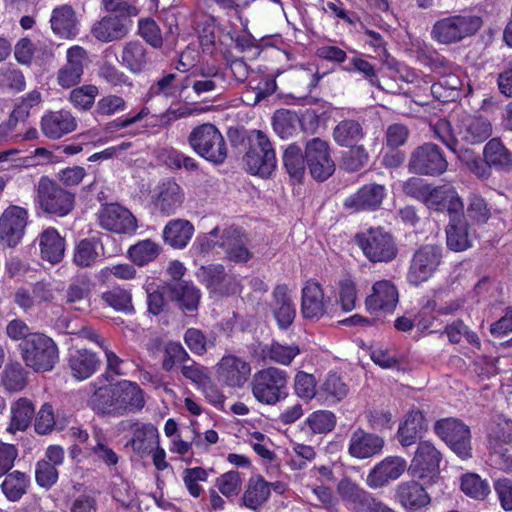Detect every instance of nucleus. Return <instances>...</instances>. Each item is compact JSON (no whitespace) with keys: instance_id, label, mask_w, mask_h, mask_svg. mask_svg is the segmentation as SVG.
<instances>
[{"instance_id":"obj_1","label":"nucleus","mask_w":512,"mask_h":512,"mask_svg":"<svg viewBox=\"0 0 512 512\" xmlns=\"http://www.w3.org/2000/svg\"><path fill=\"white\" fill-rule=\"evenodd\" d=\"M189 147L201 158L215 166L225 163L228 157L226 140L212 123H203L194 127L187 137Z\"/></svg>"},{"instance_id":"obj_2","label":"nucleus","mask_w":512,"mask_h":512,"mask_svg":"<svg viewBox=\"0 0 512 512\" xmlns=\"http://www.w3.org/2000/svg\"><path fill=\"white\" fill-rule=\"evenodd\" d=\"M289 375L277 367H267L257 371L251 381L254 398L264 405H276L288 396Z\"/></svg>"},{"instance_id":"obj_3","label":"nucleus","mask_w":512,"mask_h":512,"mask_svg":"<svg viewBox=\"0 0 512 512\" xmlns=\"http://www.w3.org/2000/svg\"><path fill=\"white\" fill-rule=\"evenodd\" d=\"M19 351L25 365L35 372L51 371L59 361V351L54 340L39 332L21 342Z\"/></svg>"},{"instance_id":"obj_4","label":"nucleus","mask_w":512,"mask_h":512,"mask_svg":"<svg viewBox=\"0 0 512 512\" xmlns=\"http://www.w3.org/2000/svg\"><path fill=\"white\" fill-rule=\"evenodd\" d=\"M35 203L36 207L45 215L65 217L75 207V194L62 187L58 182L43 176L37 185Z\"/></svg>"},{"instance_id":"obj_5","label":"nucleus","mask_w":512,"mask_h":512,"mask_svg":"<svg viewBox=\"0 0 512 512\" xmlns=\"http://www.w3.org/2000/svg\"><path fill=\"white\" fill-rule=\"evenodd\" d=\"M243 160L247 171L253 175L268 177L276 169L275 150L272 142L263 131H252L249 137V148Z\"/></svg>"},{"instance_id":"obj_6","label":"nucleus","mask_w":512,"mask_h":512,"mask_svg":"<svg viewBox=\"0 0 512 512\" xmlns=\"http://www.w3.org/2000/svg\"><path fill=\"white\" fill-rule=\"evenodd\" d=\"M355 242L364 256L373 263H388L398 254V247L393 235L383 228H370L358 233Z\"/></svg>"},{"instance_id":"obj_7","label":"nucleus","mask_w":512,"mask_h":512,"mask_svg":"<svg viewBox=\"0 0 512 512\" xmlns=\"http://www.w3.org/2000/svg\"><path fill=\"white\" fill-rule=\"evenodd\" d=\"M434 431L461 459L472 457L471 431L461 420L440 419L435 422Z\"/></svg>"},{"instance_id":"obj_8","label":"nucleus","mask_w":512,"mask_h":512,"mask_svg":"<svg viewBox=\"0 0 512 512\" xmlns=\"http://www.w3.org/2000/svg\"><path fill=\"white\" fill-rule=\"evenodd\" d=\"M442 252V247L438 245L420 246L410 260L407 281L417 287L430 279L441 264Z\"/></svg>"},{"instance_id":"obj_9","label":"nucleus","mask_w":512,"mask_h":512,"mask_svg":"<svg viewBox=\"0 0 512 512\" xmlns=\"http://www.w3.org/2000/svg\"><path fill=\"white\" fill-rule=\"evenodd\" d=\"M408 167L417 175L439 176L447 170L448 161L438 145L424 143L413 150Z\"/></svg>"},{"instance_id":"obj_10","label":"nucleus","mask_w":512,"mask_h":512,"mask_svg":"<svg viewBox=\"0 0 512 512\" xmlns=\"http://www.w3.org/2000/svg\"><path fill=\"white\" fill-rule=\"evenodd\" d=\"M104 8L109 12H119V15H108L95 23L91 32H122L132 26L131 17L137 16L138 9L129 4L128 0H102Z\"/></svg>"},{"instance_id":"obj_11","label":"nucleus","mask_w":512,"mask_h":512,"mask_svg":"<svg viewBox=\"0 0 512 512\" xmlns=\"http://www.w3.org/2000/svg\"><path fill=\"white\" fill-rule=\"evenodd\" d=\"M305 159L311 176L319 182L327 180L335 171L329 145L320 138L307 141Z\"/></svg>"},{"instance_id":"obj_12","label":"nucleus","mask_w":512,"mask_h":512,"mask_svg":"<svg viewBox=\"0 0 512 512\" xmlns=\"http://www.w3.org/2000/svg\"><path fill=\"white\" fill-rule=\"evenodd\" d=\"M441 452L430 441H419L410 469L414 476L428 482H434L439 476Z\"/></svg>"},{"instance_id":"obj_13","label":"nucleus","mask_w":512,"mask_h":512,"mask_svg":"<svg viewBox=\"0 0 512 512\" xmlns=\"http://www.w3.org/2000/svg\"><path fill=\"white\" fill-rule=\"evenodd\" d=\"M28 222V211L17 205L8 206L0 216V243L14 248L22 240Z\"/></svg>"},{"instance_id":"obj_14","label":"nucleus","mask_w":512,"mask_h":512,"mask_svg":"<svg viewBox=\"0 0 512 512\" xmlns=\"http://www.w3.org/2000/svg\"><path fill=\"white\" fill-rule=\"evenodd\" d=\"M101 228L117 234H132L137 229V221L133 214L117 203L103 205L97 212Z\"/></svg>"},{"instance_id":"obj_15","label":"nucleus","mask_w":512,"mask_h":512,"mask_svg":"<svg viewBox=\"0 0 512 512\" xmlns=\"http://www.w3.org/2000/svg\"><path fill=\"white\" fill-rule=\"evenodd\" d=\"M248 238L244 231L236 226H229L222 230L218 247H220L226 259L234 263H246L253 253L248 249Z\"/></svg>"},{"instance_id":"obj_16","label":"nucleus","mask_w":512,"mask_h":512,"mask_svg":"<svg viewBox=\"0 0 512 512\" xmlns=\"http://www.w3.org/2000/svg\"><path fill=\"white\" fill-rule=\"evenodd\" d=\"M251 373L250 364L235 355H225L216 365L218 381L230 388H241Z\"/></svg>"},{"instance_id":"obj_17","label":"nucleus","mask_w":512,"mask_h":512,"mask_svg":"<svg viewBox=\"0 0 512 512\" xmlns=\"http://www.w3.org/2000/svg\"><path fill=\"white\" fill-rule=\"evenodd\" d=\"M331 299L324 297L320 283L308 280L302 288L301 313L306 319H320L332 310Z\"/></svg>"},{"instance_id":"obj_18","label":"nucleus","mask_w":512,"mask_h":512,"mask_svg":"<svg viewBox=\"0 0 512 512\" xmlns=\"http://www.w3.org/2000/svg\"><path fill=\"white\" fill-rule=\"evenodd\" d=\"M384 445L383 437L358 427L352 431L349 437L347 451L352 458L365 460L381 454Z\"/></svg>"},{"instance_id":"obj_19","label":"nucleus","mask_w":512,"mask_h":512,"mask_svg":"<svg viewBox=\"0 0 512 512\" xmlns=\"http://www.w3.org/2000/svg\"><path fill=\"white\" fill-rule=\"evenodd\" d=\"M407 468V462L400 456H388L377 463L368 473L366 484L371 489L389 485L402 476Z\"/></svg>"},{"instance_id":"obj_20","label":"nucleus","mask_w":512,"mask_h":512,"mask_svg":"<svg viewBox=\"0 0 512 512\" xmlns=\"http://www.w3.org/2000/svg\"><path fill=\"white\" fill-rule=\"evenodd\" d=\"M197 276L211 293L223 296L237 291L236 279L226 273L222 264L201 266Z\"/></svg>"},{"instance_id":"obj_21","label":"nucleus","mask_w":512,"mask_h":512,"mask_svg":"<svg viewBox=\"0 0 512 512\" xmlns=\"http://www.w3.org/2000/svg\"><path fill=\"white\" fill-rule=\"evenodd\" d=\"M386 196V188L383 185L370 183L363 185L354 194L348 196L343 206L354 212L375 211L380 208Z\"/></svg>"},{"instance_id":"obj_22","label":"nucleus","mask_w":512,"mask_h":512,"mask_svg":"<svg viewBox=\"0 0 512 512\" xmlns=\"http://www.w3.org/2000/svg\"><path fill=\"white\" fill-rule=\"evenodd\" d=\"M398 303V291L391 281H377L372 286V293L365 299L366 310L370 314L391 313Z\"/></svg>"},{"instance_id":"obj_23","label":"nucleus","mask_w":512,"mask_h":512,"mask_svg":"<svg viewBox=\"0 0 512 512\" xmlns=\"http://www.w3.org/2000/svg\"><path fill=\"white\" fill-rule=\"evenodd\" d=\"M492 135L490 120L482 115H467L458 125L460 142L466 145H477L485 142Z\"/></svg>"},{"instance_id":"obj_24","label":"nucleus","mask_w":512,"mask_h":512,"mask_svg":"<svg viewBox=\"0 0 512 512\" xmlns=\"http://www.w3.org/2000/svg\"><path fill=\"white\" fill-rule=\"evenodd\" d=\"M429 209L438 212L447 211L449 216L453 213H462L464 204L453 187L446 185L429 188L423 202Z\"/></svg>"},{"instance_id":"obj_25","label":"nucleus","mask_w":512,"mask_h":512,"mask_svg":"<svg viewBox=\"0 0 512 512\" xmlns=\"http://www.w3.org/2000/svg\"><path fill=\"white\" fill-rule=\"evenodd\" d=\"M86 57V50L78 45L67 50V63L57 73V82L62 88H71L80 83Z\"/></svg>"},{"instance_id":"obj_26","label":"nucleus","mask_w":512,"mask_h":512,"mask_svg":"<svg viewBox=\"0 0 512 512\" xmlns=\"http://www.w3.org/2000/svg\"><path fill=\"white\" fill-rule=\"evenodd\" d=\"M394 498L408 512H420L431 501L424 487L414 480L397 485Z\"/></svg>"},{"instance_id":"obj_27","label":"nucleus","mask_w":512,"mask_h":512,"mask_svg":"<svg viewBox=\"0 0 512 512\" xmlns=\"http://www.w3.org/2000/svg\"><path fill=\"white\" fill-rule=\"evenodd\" d=\"M115 415L126 411H136L144 407L145 401L140 387L131 381H122L113 385Z\"/></svg>"},{"instance_id":"obj_28","label":"nucleus","mask_w":512,"mask_h":512,"mask_svg":"<svg viewBox=\"0 0 512 512\" xmlns=\"http://www.w3.org/2000/svg\"><path fill=\"white\" fill-rule=\"evenodd\" d=\"M127 429L131 431L132 437L126 446H131L133 451L139 455L153 452L155 445L159 442V433L153 424L129 422Z\"/></svg>"},{"instance_id":"obj_29","label":"nucleus","mask_w":512,"mask_h":512,"mask_svg":"<svg viewBox=\"0 0 512 512\" xmlns=\"http://www.w3.org/2000/svg\"><path fill=\"white\" fill-rule=\"evenodd\" d=\"M337 493L352 512H367L375 497L349 478L337 484Z\"/></svg>"},{"instance_id":"obj_30","label":"nucleus","mask_w":512,"mask_h":512,"mask_svg":"<svg viewBox=\"0 0 512 512\" xmlns=\"http://www.w3.org/2000/svg\"><path fill=\"white\" fill-rule=\"evenodd\" d=\"M76 127L75 117L67 110L50 111L41 118V130L49 139H59L73 132Z\"/></svg>"},{"instance_id":"obj_31","label":"nucleus","mask_w":512,"mask_h":512,"mask_svg":"<svg viewBox=\"0 0 512 512\" xmlns=\"http://www.w3.org/2000/svg\"><path fill=\"white\" fill-rule=\"evenodd\" d=\"M471 237L472 233L463 212L451 214L446 227L448 248L455 252L465 251L472 246Z\"/></svg>"},{"instance_id":"obj_32","label":"nucleus","mask_w":512,"mask_h":512,"mask_svg":"<svg viewBox=\"0 0 512 512\" xmlns=\"http://www.w3.org/2000/svg\"><path fill=\"white\" fill-rule=\"evenodd\" d=\"M183 201L184 192L174 180H167L158 185L154 205L163 215L175 214Z\"/></svg>"},{"instance_id":"obj_33","label":"nucleus","mask_w":512,"mask_h":512,"mask_svg":"<svg viewBox=\"0 0 512 512\" xmlns=\"http://www.w3.org/2000/svg\"><path fill=\"white\" fill-rule=\"evenodd\" d=\"M101 360L98 355L88 349H76L70 352L68 367L71 375L77 380L90 378L100 367Z\"/></svg>"},{"instance_id":"obj_34","label":"nucleus","mask_w":512,"mask_h":512,"mask_svg":"<svg viewBox=\"0 0 512 512\" xmlns=\"http://www.w3.org/2000/svg\"><path fill=\"white\" fill-rule=\"evenodd\" d=\"M164 292L176 301L184 312L197 310L201 298L200 290L189 282H170L164 287Z\"/></svg>"},{"instance_id":"obj_35","label":"nucleus","mask_w":512,"mask_h":512,"mask_svg":"<svg viewBox=\"0 0 512 512\" xmlns=\"http://www.w3.org/2000/svg\"><path fill=\"white\" fill-rule=\"evenodd\" d=\"M426 430L427 422L423 412L411 410L399 425L397 440L403 447H409L415 444Z\"/></svg>"},{"instance_id":"obj_36","label":"nucleus","mask_w":512,"mask_h":512,"mask_svg":"<svg viewBox=\"0 0 512 512\" xmlns=\"http://www.w3.org/2000/svg\"><path fill=\"white\" fill-rule=\"evenodd\" d=\"M40 255L51 264L62 261L65 252V239L52 227L44 229L37 238Z\"/></svg>"},{"instance_id":"obj_37","label":"nucleus","mask_w":512,"mask_h":512,"mask_svg":"<svg viewBox=\"0 0 512 512\" xmlns=\"http://www.w3.org/2000/svg\"><path fill=\"white\" fill-rule=\"evenodd\" d=\"M272 310L280 329H287L294 321L296 308L285 285H278L273 291Z\"/></svg>"},{"instance_id":"obj_38","label":"nucleus","mask_w":512,"mask_h":512,"mask_svg":"<svg viewBox=\"0 0 512 512\" xmlns=\"http://www.w3.org/2000/svg\"><path fill=\"white\" fill-rule=\"evenodd\" d=\"M270 497V484L263 476L254 475L249 478L241 498L246 508L258 511Z\"/></svg>"},{"instance_id":"obj_39","label":"nucleus","mask_w":512,"mask_h":512,"mask_svg":"<svg viewBox=\"0 0 512 512\" xmlns=\"http://www.w3.org/2000/svg\"><path fill=\"white\" fill-rule=\"evenodd\" d=\"M35 416V406L31 400L21 397L10 406V421L7 432L15 434L18 431H25Z\"/></svg>"},{"instance_id":"obj_40","label":"nucleus","mask_w":512,"mask_h":512,"mask_svg":"<svg viewBox=\"0 0 512 512\" xmlns=\"http://www.w3.org/2000/svg\"><path fill=\"white\" fill-rule=\"evenodd\" d=\"M194 233V226L185 219H172L163 229L162 237L166 244L175 249L185 248Z\"/></svg>"},{"instance_id":"obj_41","label":"nucleus","mask_w":512,"mask_h":512,"mask_svg":"<svg viewBox=\"0 0 512 512\" xmlns=\"http://www.w3.org/2000/svg\"><path fill=\"white\" fill-rule=\"evenodd\" d=\"M366 133L363 123L356 119H343L334 127L332 136L335 143L341 147L358 144Z\"/></svg>"},{"instance_id":"obj_42","label":"nucleus","mask_w":512,"mask_h":512,"mask_svg":"<svg viewBox=\"0 0 512 512\" xmlns=\"http://www.w3.org/2000/svg\"><path fill=\"white\" fill-rule=\"evenodd\" d=\"M483 26V19L477 15H456L437 21L432 32H477Z\"/></svg>"},{"instance_id":"obj_43","label":"nucleus","mask_w":512,"mask_h":512,"mask_svg":"<svg viewBox=\"0 0 512 512\" xmlns=\"http://www.w3.org/2000/svg\"><path fill=\"white\" fill-rule=\"evenodd\" d=\"M483 157L490 167L496 170H512V154L498 138H492L486 143Z\"/></svg>"},{"instance_id":"obj_44","label":"nucleus","mask_w":512,"mask_h":512,"mask_svg":"<svg viewBox=\"0 0 512 512\" xmlns=\"http://www.w3.org/2000/svg\"><path fill=\"white\" fill-rule=\"evenodd\" d=\"M35 417V431L39 435H47L54 428L63 430L69 423L68 417H61L55 414L50 403H44Z\"/></svg>"},{"instance_id":"obj_45","label":"nucleus","mask_w":512,"mask_h":512,"mask_svg":"<svg viewBox=\"0 0 512 512\" xmlns=\"http://www.w3.org/2000/svg\"><path fill=\"white\" fill-rule=\"evenodd\" d=\"M282 161L290 178L301 182L307 165L301 147L296 143L289 144L283 152Z\"/></svg>"},{"instance_id":"obj_46","label":"nucleus","mask_w":512,"mask_h":512,"mask_svg":"<svg viewBox=\"0 0 512 512\" xmlns=\"http://www.w3.org/2000/svg\"><path fill=\"white\" fill-rule=\"evenodd\" d=\"M487 443L489 451L511 447L512 420L498 418L491 423L487 432Z\"/></svg>"},{"instance_id":"obj_47","label":"nucleus","mask_w":512,"mask_h":512,"mask_svg":"<svg viewBox=\"0 0 512 512\" xmlns=\"http://www.w3.org/2000/svg\"><path fill=\"white\" fill-rule=\"evenodd\" d=\"M30 479L20 471H13L5 474V479L1 484L3 494L9 501H19L27 492Z\"/></svg>"},{"instance_id":"obj_48","label":"nucleus","mask_w":512,"mask_h":512,"mask_svg":"<svg viewBox=\"0 0 512 512\" xmlns=\"http://www.w3.org/2000/svg\"><path fill=\"white\" fill-rule=\"evenodd\" d=\"M148 63L143 43L130 42L122 52V64L132 73H140Z\"/></svg>"},{"instance_id":"obj_49","label":"nucleus","mask_w":512,"mask_h":512,"mask_svg":"<svg viewBox=\"0 0 512 512\" xmlns=\"http://www.w3.org/2000/svg\"><path fill=\"white\" fill-rule=\"evenodd\" d=\"M53 32H72L78 30L79 21L74 9L69 5L56 7L51 15Z\"/></svg>"},{"instance_id":"obj_50","label":"nucleus","mask_w":512,"mask_h":512,"mask_svg":"<svg viewBox=\"0 0 512 512\" xmlns=\"http://www.w3.org/2000/svg\"><path fill=\"white\" fill-rule=\"evenodd\" d=\"M101 299L116 311L126 314H133L135 312L130 291L119 286L103 292Z\"/></svg>"},{"instance_id":"obj_51","label":"nucleus","mask_w":512,"mask_h":512,"mask_svg":"<svg viewBox=\"0 0 512 512\" xmlns=\"http://www.w3.org/2000/svg\"><path fill=\"white\" fill-rule=\"evenodd\" d=\"M264 357L268 360L288 366L294 360L296 356L300 354V348L298 345H284L277 341H273L269 346L263 349Z\"/></svg>"},{"instance_id":"obj_52","label":"nucleus","mask_w":512,"mask_h":512,"mask_svg":"<svg viewBox=\"0 0 512 512\" xmlns=\"http://www.w3.org/2000/svg\"><path fill=\"white\" fill-rule=\"evenodd\" d=\"M88 405L98 414H115L113 385L97 388L88 399Z\"/></svg>"},{"instance_id":"obj_53","label":"nucleus","mask_w":512,"mask_h":512,"mask_svg":"<svg viewBox=\"0 0 512 512\" xmlns=\"http://www.w3.org/2000/svg\"><path fill=\"white\" fill-rule=\"evenodd\" d=\"M160 246L150 239L139 241L128 250L132 262L138 266H144L157 258Z\"/></svg>"},{"instance_id":"obj_54","label":"nucleus","mask_w":512,"mask_h":512,"mask_svg":"<svg viewBox=\"0 0 512 512\" xmlns=\"http://www.w3.org/2000/svg\"><path fill=\"white\" fill-rule=\"evenodd\" d=\"M298 115L289 110L277 111L273 116V129L282 139L291 137L300 126Z\"/></svg>"},{"instance_id":"obj_55","label":"nucleus","mask_w":512,"mask_h":512,"mask_svg":"<svg viewBox=\"0 0 512 512\" xmlns=\"http://www.w3.org/2000/svg\"><path fill=\"white\" fill-rule=\"evenodd\" d=\"M98 244L99 241L96 238H85L79 241L74 249V264L81 268L91 266L99 256Z\"/></svg>"},{"instance_id":"obj_56","label":"nucleus","mask_w":512,"mask_h":512,"mask_svg":"<svg viewBox=\"0 0 512 512\" xmlns=\"http://www.w3.org/2000/svg\"><path fill=\"white\" fill-rule=\"evenodd\" d=\"M184 341L192 353L203 355L207 349L215 347L216 335L206 336L199 329L188 328L184 334Z\"/></svg>"},{"instance_id":"obj_57","label":"nucleus","mask_w":512,"mask_h":512,"mask_svg":"<svg viewBox=\"0 0 512 512\" xmlns=\"http://www.w3.org/2000/svg\"><path fill=\"white\" fill-rule=\"evenodd\" d=\"M2 383L10 392L21 391L27 384V372L20 363H11L3 371Z\"/></svg>"},{"instance_id":"obj_58","label":"nucleus","mask_w":512,"mask_h":512,"mask_svg":"<svg viewBox=\"0 0 512 512\" xmlns=\"http://www.w3.org/2000/svg\"><path fill=\"white\" fill-rule=\"evenodd\" d=\"M342 154V166L348 172H357L367 165L369 154L363 145L348 146Z\"/></svg>"},{"instance_id":"obj_59","label":"nucleus","mask_w":512,"mask_h":512,"mask_svg":"<svg viewBox=\"0 0 512 512\" xmlns=\"http://www.w3.org/2000/svg\"><path fill=\"white\" fill-rule=\"evenodd\" d=\"M309 428L315 434L331 432L336 425V416L328 410H318L311 413L306 419Z\"/></svg>"},{"instance_id":"obj_60","label":"nucleus","mask_w":512,"mask_h":512,"mask_svg":"<svg viewBox=\"0 0 512 512\" xmlns=\"http://www.w3.org/2000/svg\"><path fill=\"white\" fill-rule=\"evenodd\" d=\"M215 485L225 497L237 496L242 487L241 474L236 470L228 471L217 477Z\"/></svg>"},{"instance_id":"obj_61","label":"nucleus","mask_w":512,"mask_h":512,"mask_svg":"<svg viewBox=\"0 0 512 512\" xmlns=\"http://www.w3.org/2000/svg\"><path fill=\"white\" fill-rule=\"evenodd\" d=\"M98 95V88L95 85H83L70 92L69 99L71 103L79 109L89 110Z\"/></svg>"},{"instance_id":"obj_62","label":"nucleus","mask_w":512,"mask_h":512,"mask_svg":"<svg viewBox=\"0 0 512 512\" xmlns=\"http://www.w3.org/2000/svg\"><path fill=\"white\" fill-rule=\"evenodd\" d=\"M320 392L325 394L327 400L334 402L342 400L347 395L348 388L339 375L330 373L323 382Z\"/></svg>"},{"instance_id":"obj_63","label":"nucleus","mask_w":512,"mask_h":512,"mask_svg":"<svg viewBox=\"0 0 512 512\" xmlns=\"http://www.w3.org/2000/svg\"><path fill=\"white\" fill-rule=\"evenodd\" d=\"M467 215L473 222L484 224L489 220L491 211L483 197L477 194H470L468 197Z\"/></svg>"},{"instance_id":"obj_64","label":"nucleus","mask_w":512,"mask_h":512,"mask_svg":"<svg viewBox=\"0 0 512 512\" xmlns=\"http://www.w3.org/2000/svg\"><path fill=\"white\" fill-rule=\"evenodd\" d=\"M461 490L468 496L475 499H483L490 488L486 481L482 480L477 474H467L462 477Z\"/></svg>"}]
</instances>
